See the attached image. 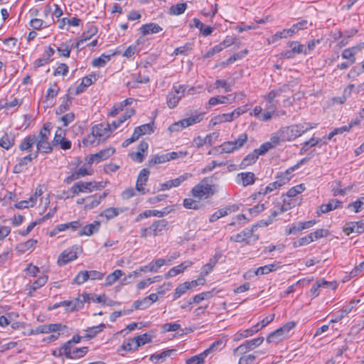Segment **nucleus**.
Returning <instances> with one entry per match:
<instances>
[{"instance_id":"f257e3e1","label":"nucleus","mask_w":364,"mask_h":364,"mask_svg":"<svg viewBox=\"0 0 364 364\" xmlns=\"http://www.w3.org/2000/svg\"><path fill=\"white\" fill-rule=\"evenodd\" d=\"M317 125L316 123L304 122L282 127L279 132V138L282 141H292L306 132L316 128Z\"/></svg>"},{"instance_id":"f03ea898","label":"nucleus","mask_w":364,"mask_h":364,"mask_svg":"<svg viewBox=\"0 0 364 364\" xmlns=\"http://www.w3.org/2000/svg\"><path fill=\"white\" fill-rule=\"evenodd\" d=\"M215 193L214 186L209 183V179L208 178H203L191 191L193 198L198 200L208 199L213 196Z\"/></svg>"},{"instance_id":"7ed1b4c3","label":"nucleus","mask_w":364,"mask_h":364,"mask_svg":"<svg viewBox=\"0 0 364 364\" xmlns=\"http://www.w3.org/2000/svg\"><path fill=\"white\" fill-rule=\"evenodd\" d=\"M51 128L52 123H46L37 136L36 146H38V150H42L43 153L48 154L53 151V147L48 141V136L50 134Z\"/></svg>"},{"instance_id":"20e7f679","label":"nucleus","mask_w":364,"mask_h":364,"mask_svg":"<svg viewBox=\"0 0 364 364\" xmlns=\"http://www.w3.org/2000/svg\"><path fill=\"white\" fill-rule=\"evenodd\" d=\"M247 134L246 133H243L234 141L223 143L220 146V148H221L222 152L230 154L242 147L247 142Z\"/></svg>"},{"instance_id":"39448f33","label":"nucleus","mask_w":364,"mask_h":364,"mask_svg":"<svg viewBox=\"0 0 364 364\" xmlns=\"http://www.w3.org/2000/svg\"><path fill=\"white\" fill-rule=\"evenodd\" d=\"M66 328V326L62 323L43 324L37 326L36 328L31 329L28 333V335L31 336L39 333H49L50 332L55 333L58 331H62Z\"/></svg>"},{"instance_id":"423d86ee","label":"nucleus","mask_w":364,"mask_h":364,"mask_svg":"<svg viewBox=\"0 0 364 364\" xmlns=\"http://www.w3.org/2000/svg\"><path fill=\"white\" fill-rule=\"evenodd\" d=\"M245 112V109H242L241 107H239L232 111V112L225 113L223 114L215 116L211 119L210 123L212 124L213 126H215L223 122H232Z\"/></svg>"},{"instance_id":"0eeeda50","label":"nucleus","mask_w":364,"mask_h":364,"mask_svg":"<svg viewBox=\"0 0 364 364\" xmlns=\"http://www.w3.org/2000/svg\"><path fill=\"white\" fill-rule=\"evenodd\" d=\"M112 130L109 124H99L92 127V133L97 137V144L105 141Z\"/></svg>"},{"instance_id":"6e6552de","label":"nucleus","mask_w":364,"mask_h":364,"mask_svg":"<svg viewBox=\"0 0 364 364\" xmlns=\"http://www.w3.org/2000/svg\"><path fill=\"white\" fill-rule=\"evenodd\" d=\"M264 341V337L259 336L250 341H247L235 349V354H245L260 346Z\"/></svg>"},{"instance_id":"1a4fd4ad","label":"nucleus","mask_w":364,"mask_h":364,"mask_svg":"<svg viewBox=\"0 0 364 364\" xmlns=\"http://www.w3.org/2000/svg\"><path fill=\"white\" fill-rule=\"evenodd\" d=\"M115 152V149L112 147H109L102 150H100L99 152L90 154L86 159L87 164H92L93 163H99L102 161L107 159Z\"/></svg>"},{"instance_id":"9d476101","label":"nucleus","mask_w":364,"mask_h":364,"mask_svg":"<svg viewBox=\"0 0 364 364\" xmlns=\"http://www.w3.org/2000/svg\"><path fill=\"white\" fill-rule=\"evenodd\" d=\"M80 250L77 247H73L72 248L64 250L59 256L58 259V263L59 265H64L67 263L75 260L77 257L78 250Z\"/></svg>"},{"instance_id":"9b49d317","label":"nucleus","mask_w":364,"mask_h":364,"mask_svg":"<svg viewBox=\"0 0 364 364\" xmlns=\"http://www.w3.org/2000/svg\"><path fill=\"white\" fill-rule=\"evenodd\" d=\"M257 228V225H253L251 228L244 229L240 233H237L230 238V241L235 242H250V239L254 236L253 233L255 230Z\"/></svg>"},{"instance_id":"f8f14e48","label":"nucleus","mask_w":364,"mask_h":364,"mask_svg":"<svg viewBox=\"0 0 364 364\" xmlns=\"http://www.w3.org/2000/svg\"><path fill=\"white\" fill-rule=\"evenodd\" d=\"M93 186L92 182L78 181L75 183L70 188L73 195L71 196H67V198H73L75 196L78 195L80 193H91L93 191Z\"/></svg>"},{"instance_id":"ddd939ff","label":"nucleus","mask_w":364,"mask_h":364,"mask_svg":"<svg viewBox=\"0 0 364 364\" xmlns=\"http://www.w3.org/2000/svg\"><path fill=\"white\" fill-rule=\"evenodd\" d=\"M168 229V222L165 219L156 220L150 225V230L154 236L162 235Z\"/></svg>"},{"instance_id":"4468645a","label":"nucleus","mask_w":364,"mask_h":364,"mask_svg":"<svg viewBox=\"0 0 364 364\" xmlns=\"http://www.w3.org/2000/svg\"><path fill=\"white\" fill-rule=\"evenodd\" d=\"M238 208V205L235 204L226 206L224 208H221L210 215L209 221L210 223H214L220 218L228 215L230 213L237 211Z\"/></svg>"},{"instance_id":"2eb2a0df","label":"nucleus","mask_w":364,"mask_h":364,"mask_svg":"<svg viewBox=\"0 0 364 364\" xmlns=\"http://www.w3.org/2000/svg\"><path fill=\"white\" fill-rule=\"evenodd\" d=\"M343 232L349 235L353 232L361 234L364 232V222L363 220L358 222H349L343 228Z\"/></svg>"},{"instance_id":"dca6fc26","label":"nucleus","mask_w":364,"mask_h":364,"mask_svg":"<svg viewBox=\"0 0 364 364\" xmlns=\"http://www.w3.org/2000/svg\"><path fill=\"white\" fill-rule=\"evenodd\" d=\"M290 91V86L287 84H284L282 86L271 90L267 95L264 97L266 100L269 103H274V99L277 97H280L282 93L289 92Z\"/></svg>"},{"instance_id":"f3484780","label":"nucleus","mask_w":364,"mask_h":364,"mask_svg":"<svg viewBox=\"0 0 364 364\" xmlns=\"http://www.w3.org/2000/svg\"><path fill=\"white\" fill-rule=\"evenodd\" d=\"M149 173L150 171L147 168H143L139 173L136 182V189L142 194L146 193L144 186L146 184L149 179Z\"/></svg>"},{"instance_id":"a211bd4d","label":"nucleus","mask_w":364,"mask_h":364,"mask_svg":"<svg viewBox=\"0 0 364 364\" xmlns=\"http://www.w3.org/2000/svg\"><path fill=\"white\" fill-rule=\"evenodd\" d=\"M48 277L46 275H43L36 279L32 284L26 285V291H28V295L31 296L33 293L43 287L48 282Z\"/></svg>"},{"instance_id":"6ab92c4d","label":"nucleus","mask_w":364,"mask_h":364,"mask_svg":"<svg viewBox=\"0 0 364 364\" xmlns=\"http://www.w3.org/2000/svg\"><path fill=\"white\" fill-rule=\"evenodd\" d=\"M193 264L191 261L187 260L179 265L172 267L169 271L165 274V278L168 279L170 277H175L182 272H183L188 267H191Z\"/></svg>"},{"instance_id":"aec40b11","label":"nucleus","mask_w":364,"mask_h":364,"mask_svg":"<svg viewBox=\"0 0 364 364\" xmlns=\"http://www.w3.org/2000/svg\"><path fill=\"white\" fill-rule=\"evenodd\" d=\"M226 345V341L224 338H219L214 341L207 349L202 352V355L206 357L210 354L220 351L225 348Z\"/></svg>"},{"instance_id":"412c9836","label":"nucleus","mask_w":364,"mask_h":364,"mask_svg":"<svg viewBox=\"0 0 364 364\" xmlns=\"http://www.w3.org/2000/svg\"><path fill=\"white\" fill-rule=\"evenodd\" d=\"M97 33V28L95 26L90 25L87 29L82 33V39L79 40L75 45L77 49L80 48V46L86 41L90 39L93 36Z\"/></svg>"},{"instance_id":"4be33fe9","label":"nucleus","mask_w":364,"mask_h":364,"mask_svg":"<svg viewBox=\"0 0 364 364\" xmlns=\"http://www.w3.org/2000/svg\"><path fill=\"white\" fill-rule=\"evenodd\" d=\"M108 195L107 191H105L101 195L90 196L86 198V199H92V200L85 205V210H91L98 206L101 201L104 200Z\"/></svg>"},{"instance_id":"5701e85b","label":"nucleus","mask_w":364,"mask_h":364,"mask_svg":"<svg viewBox=\"0 0 364 364\" xmlns=\"http://www.w3.org/2000/svg\"><path fill=\"white\" fill-rule=\"evenodd\" d=\"M164 264H166V259H156L155 262H150L147 265L140 267L139 271H143V272L149 271L151 272H157L159 269Z\"/></svg>"},{"instance_id":"b1692460","label":"nucleus","mask_w":364,"mask_h":364,"mask_svg":"<svg viewBox=\"0 0 364 364\" xmlns=\"http://www.w3.org/2000/svg\"><path fill=\"white\" fill-rule=\"evenodd\" d=\"M360 49L361 48L360 46H353L344 49L341 53V57L343 59H346L350 63L354 64L355 62V55Z\"/></svg>"},{"instance_id":"393cba45","label":"nucleus","mask_w":364,"mask_h":364,"mask_svg":"<svg viewBox=\"0 0 364 364\" xmlns=\"http://www.w3.org/2000/svg\"><path fill=\"white\" fill-rule=\"evenodd\" d=\"M100 227V223L97 220L94 221L92 223L87 225L78 232L79 236L87 235L90 236L93 233L97 232Z\"/></svg>"},{"instance_id":"a878e982","label":"nucleus","mask_w":364,"mask_h":364,"mask_svg":"<svg viewBox=\"0 0 364 364\" xmlns=\"http://www.w3.org/2000/svg\"><path fill=\"white\" fill-rule=\"evenodd\" d=\"M341 202L338 200L332 199L326 204H322L318 210L317 211L318 215H321L323 213H327L333 210L336 209L340 207Z\"/></svg>"},{"instance_id":"bb28decb","label":"nucleus","mask_w":364,"mask_h":364,"mask_svg":"<svg viewBox=\"0 0 364 364\" xmlns=\"http://www.w3.org/2000/svg\"><path fill=\"white\" fill-rule=\"evenodd\" d=\"M231 95L223 96V95H218L215 97H212L209 99L208 106H206V109L210 108L212 106H215L219 104H225V103H231L232 100H234V98L231 100L230 97Z\"/></svg>"},{"instance_id":"cd10ccee","label":"nucleus","mask_w":364,"mask_h":364,"mask_svg":"<svg viewBox=\"0 0 364 364\" xmlns=\"http://www.w3.org/2000/svg\"><path fill=\"white\" fill-rule=\"evenodd\" d=\"M92 77H94L95 80H96V75L95 74H92L88 76L84 77L82 79L81 83L77 86L74 94L75 95H79L83 92L87 87L91 85L92 84Z\"/></svg>"},{"instance_id":"c85d7f7f","label":"nucleus","mask_w":364,"mask_h":364,"mask_svg":"<svg viewBox=\"0 0 364 364\" xmlns=\"http://www.w3.org/2000/svg\"><path fill=\"white\" fill-rule=\"evenodd\" d=\"M162 30V28L159 25L154 23L144 24L140 28L141 33L143 36L156 33L161 31Z\"/></svg>"},{"instance_id":"c756f323","label":"nucleus","mask_w":364,"mask_h":364,"mask_svg":"<svg viewBox=\"0 0 364 364\" xmlns=\"http://www.w3.org/2000/svg\"><path fill=\"white\" fill-rule=\"evenodd\" d=\"M37 141V136L35 134H30L25 137L19 145L21 151H29L33 147V144Z\"/></svg>"},{"instance_id":"7c9ffc66","label":"nucleus","mask_w":364,"mask_h":364,"mask_svg":"<svg viewBox=\"0 0 364 364\" xmlns=\"http://www.w3.org/2000/svg\"><path fill=\"white\" fill-rule=\"evenodd\" d=\"M73 306L70 308V311H75L78 309H80L83 306L85 302H90V296L88 294H82L80 295L77 298L74 300H72Z\"/></svg>"},{"instance_id":"2f4dec72","label":"nucleus","mask_w":364,"mask_h":364,"mask_svg":"<svg viewBox=\"0 0 364 364\" xmlns=\"http://www.w3.org/2000/svg\"><path fill=\"white\" fill-rule=\"evenodd\" d=\"M279 267H281L279 262H276V263H273L271 264L264 265L263 267H258L255 271V274L257 276L267 274L271 272L277 270Z\"/></svg>"},{"instance_id":"473e14b6","label":"nucleus","mask_w":364,"mask_h":364,"mask_svg":"<svg viewBox=\"0 0 364 364\" xmlns=\"http://www.w3.org/2000/svg\"><path fill=\"white\" fill-rule=\"evenodd\" d=\"M237 178L242 181L243 186L252 185L255 181V175L252 172H243L237 174Z\"/></svg>"},{"instance_id":"72a5a7b5","label":"nucleus","mask_w":364,"mask_h":364,"mask_svg":"<svg viewBox=\"0 0 364 364\" xmlns=\"http://www.w3.org/2000/svg\"><path fill=\"white\" fill-rule=\"evenodd\" d=\"M135 114V110L134 109H130L126 111V112L123 114V116L120 117L117 120L114 121L111 124L112 130H115L117 127H119L123 122L130 118Z\"/></svg>"},{"instance_id":"f704fd0d","label":"nucleus","mask_w":364,"mask_h":364,"mask_svg":"<svg viewBox=\"0 0 364 364\" xmlns=\"http://www.w3.org/2000/svg\"><path fill=\"white\" fill-rule=\"evenodd\" d=\"M259 156L257 155V152L254 150L252 153L247 155L242 159L241 164H240V168L241 169L245 168L247 166L255 164Z\"/></svg>"},{"instance_id":"c9c22d12","label":"nucleus","mask_w":364,"mask_h":364,"mask_svg":"<svg viewBox=\"0 0 364 364\" xmlns=\"http://www.w3.org/2000/svg\"><path fill=\"white\" fill-rule=\"evenodd\" d=\"M203 114L200 113L196 115H193V116L189 117L188 118L183 119L181 120H180V123L182 124L183 125V127L186 128V127H188L193 124H195L196 123H199L200 122H201L203 120Z\"/></svg>"},{"instance_id":"e433bc0d","label":"nucleus","mask_w":364,"mask_h":364,"mask_svg":"<svg viewBox=\"0 0 364 364\" xmlns=\"http://www.w3.org/2000/svg\"><path fill=\"white\" fill-rule=\"evenodd\" d=\"M126 209L118 208H108L105 209L100 215L105 217L107 220L112 219L117 217L120 213H123Z\"/></svg>"},{"instance_id":"4c0bfd02","label":"nucleus","mask_w":364,"mask_h":364,"mask_svg":"<svg viewBox=\"0 0 364 364\" xmlns=\"http://www.w3.org/2000/svg\"><path fill=\"white\" fill-rule=\"evenodd\" d=\"M132 341L134 342V348L149 343L151 341V336L148 333H144L136 336L132 338Z\"/></svg>"},{"instance_id":"58836bf2","label":"nucleus","mask_w":364,"mask_h":364,"mask_svg":"<svg viewBox=\"0 0 364 364\" xmlns=\"http://www.w3.org/2000/svg\"><path fill=\"white\" fill-rule=\"evenodd\" d=\"M72 104V97H70L69 94H67L63 102L59 105V107L56 109L55 113L56 114H61L63 112L68 111Z\"/></svg>"},{"instance_id":"ea45409f","label":"nucleus","mask_w":364,"mask_h":364,"mask_svg":"<svg viewBox=\"0 0 364 364\" xmlns=\"http://www.w3.org/2000/svg\"><path fill=\"white\" fill-rule=\"evenodd\" d=\"M31 161V157L28 154L24 157L21 158L18 163L14 166L13 172L15 173H22L24 171L25 166Z\"/></svg>"},{"instance_id":"a19ab883","label":"nucleus","mask_w":364,"mask_h":364,"mask_svg":"<svg viewBox=\"0 0 364 364\" xmlns=\"http://www.w3.org/2000/svg\"><path fill=\"white\" fill-rule=\"evenodd\" d=\"M321 141H322V139L319 138L311 137L309 140L305 141L302 144L299 151V154H304L309 150L310 147H313L318 144Z\"/></svg>"},{"instance_id":"79ce46f5","label":"nucleus","mask_w":364,"mask_h":364,"mask_svg":"<svg viewBox=\"0 0 364 364\" xmlns=\"http://www.w3.org/2000/svg\"><path fill=\"white\" fill-rule=\"evenodd\" d=\"M114 55H115V53H113L111 55L102 54L99 58L94 59L92 62V65L94 67H98V68L104 67L107 64V63L110 60L111 56H113Z\"/></svg>"},{"instance_id":"37998d69","label":"nucleus","mask_w":364,"mask_h":364,"mask_svg":"<svg viewBox=\"0 0 364 364\" xmlns=\"http://www.w3.org/2000/svg\"><path fill=\"white\" fill-rule=\"evenodd\" d=\"M176 352L175 349L166 350L160 353L152 354L150 356V360L152 362H158L159 360H164L166 358L171 355L173 353Z\"/></svg>"},{"instance_id":"c03bdc74","label":"nucleus","mask_w":364,"mask_h":364,"mask_svg":"<svg viewBox=\"0 0 364 364\" xmlns=\"http://www.w3.org/2000/svg\"><path fill=\"white\" fill-rule=\"evenodd\" d=\"M123 275V272L120 269H116L112 273L107 276L105 279V286H110L118 280Z\"/></svg>"},{"instance_id":"a18cd8bd","label":"nucleus","mask_w":364,"mask_h":364,"mask_svg":"<svg viewBox=\"0 0 364 364\" xmlns=\"http://www.w3.org/2000/svg\"><path fill=\"white\" fill-rule=\"evenodd\" d=\"M82 226L79 220L72 221L70 223L60 224L57 225L56 229L59 231H65L67 229L70 228L73 230H76Z\"/></svg>"},{"instance_id":"49530a36","label":"nucleus","mask_w":364,"mask_h":364,"mask_svg":"<svg viewBox=\"0 0 364 364\" xmlns=\"http://www.w3.org/2000/svg\"><path fill=\"white\" fill-rule=\"evenodd\" d=\"M247 50L245 49L240 53H235L234 55H231L229 58H228L225 61L223 62L222 65L223 67L228 66L230 64L233 63L235 61L242 59L247 54Z\"/></svg>"},{"instance_id":"de8ad7c7","label":"nucleus","mask_w":364,"mask_h":364,"mask_svg":"<svg viewBox=\"0 0 364 364\" xmlns=\"http://www.w3.org/2000/svg\"><path fill=\"white\" fill-rule=\"evenodd\" d=\"M14 144V138L8 134H4L0 139V146L8 150Z\"/></svg>"},{"instance_id":"09e8293b","label":"nucleus","mask_w":364,"mask_h":364,"mask_svg":"<svg viewBox=\"0 0 364 364\" xmlns=\"http://www.w3.org/2000/svg\"><path fill=\"white\" fill-rule=\"evenodd\" d=\"M105 327V324L101 323L99 326L88 328L86 330V334H85V337L88 338H92L98 333L101 332Z\"/></svg>"},{"instance_id":"8fccbe9b","label":"nucleus","mask_w":364,"mask_h":364,"mask_svg":"<svg viewBox=\"0 0 364 364\" xmlns=\"http://www.w3.org/2000/svg\"><path fill=\"white\" fill-rule=\"evenodd\" d=\"M199 201L196 198H185L183 205L187 209L198 210L200 207Z\"/></svg>"},{"instance_id":"3c124183","label":"nucleus","mask_w":364,"mask_h":364,"mask_svg":"<svg viewBox=\"0 0 364 364\" xmlns=\"http://www.w3.org/2000/svg\"><path fill=\"white\" fill-rule=\"evenodd\" d=\"M36 202V196H31L28 200H21L15 204V208L23 209L28 207H33Z\"/></svg>"},{"instance_id":"603ef678","label":"nucleus","mask_w":364,"mask_h":364,"mask_svg":"<svg viewBox=\"0 0 364 364\" xmlns=\"http://www.w3.org/2000/svg\"><path fill=\"white\" fill-rule=\"evenodd\" d=\"M192 177V174L189 173H186L183 175H181L176 178L169 180L170 183L171 184L172 188L178 187L181 186V184L184 182L185 181L188 180V178Z\"/></svg>"},{"instance_id":"864d4df0","label":"nucleus","mask_w":364,"mask_h":364,"mask_svg":"<svg viewBox=\"0 0 364 364\" xmlns=\"http://www.w3.org/2000/svg\"><path fill=\"white\" fill-rule=\"evenodd\" d=\"M166 100L168 107L171 109L174 108L178 105L180 100L172 90L171 92H170L167 95Z\"/></svg>"},{"instance_id":"5fc2aeb1","label":"nucleus","mask_w":364,"mask_h":364,"mask_svg":"<svg viewBox=\"0 0 364 364\" xmlns=\"http://www.w3.org/2000/svg\"><path fill=\"white\" fill-rule=\"evenodd\" d=\"M37 243V240L34 239H30L25 242L20 243L17 248L20 252H25L27 250L33 248L36 244Z\"/></svg>"},{"instance_id":"6e6d98bb","label":"nucleus","mask_w":364,"mask_h":364,"mask_svg":"<svg viewBox=\"0 0 364 364\" xmlns=\"http://www.w3.org/2000/svg\"><path fill=\"white\" fill-rule=\"evenodd\" d=\"M187 4L186 3L177 4L171 6L170 14L173 15L182 14L186 9Z\"/></svg>"},{"instance_id":"4d7b16f0","label":"nucleus","mask_w":364,"mask_h":364,"mask_svg":"<svg viewBox=\"0 0 364 364\" xmlns=\"http://www.w3.org/2000/svg\"><path fill=\"white\" fill-rule=\"evenodd\" d=\"M168 161V157L166 154L162 155H154L153 157L149 161V166H154L156 164H163Z\"/></svg>"},{"instance_id":"13d9d810","label":"nucleus","mask_w":364,"mask_h":364,"mask_svg":"<svg viewBox=\"0 0 364 364\" xmlns=\"http://www.w3.org/2000/svg\"><path fill=\"white\" fill-rule=\"evenodd\" d=\"M88 351L87 347L75 348L73 350L72 354L69 355V358L76 359L84 356Z\"/></svg>"},{"instance_id":"bf43d9fd","label":"nucleus","mask_w":364,"mask_h":364,"mask_svg":"<svg viewBox=\"0 0 364 364\" xmlns=\"http://www.w3.org/2000/svg\"><path fill=\"white\" fill-rule=\"evenodd\" d=\"M136 129L137 130L140 129L139 133L141 136L146 134H150L154 132V122L136 127Z\"/></svg>"},{"instance_id":"052dcab7","label":"nucleus","mask_w":364,"mask_h":364,"mask_svg":"<svg viewBox=\"0 0 364 364\" xmlns=\"http://www.w3.org/2000/svg\"><path fill=\"white\" fill-rule=\"evenodd\" d=\"M188 289H189V287L188 285H186V282L179 284L175 289V292L173 296V300H176V299H178L179 297H181Z\"/></svg>"},{"instance_id":"680f3d73","label":"nucleus","mask_w":364,"mask_h":364,"mask_svg":"<svg viewBox=\"0 0 364 364\" xmlns=\"http://www.w3.org/2000/svg\"><path fill=\"white\" fill-rule=\"evenodd\" d=\"M213 292L212 291H205L202 292L200 294H196L193 297V302L194 304H199L202 301L205 299H209L213 296Z\"/></svg>"},{"instance_id":"e2e57ef3","label":"nucleus","mask_w":364,"mask_h":364,"mask_svg":"<svg viewBox=\"0 0 364 364\" xmlns=\"http://www.w3.org/2000/svg\"><path fill=\"white\" fill-rule=\"evenodd\" d=\"M295 33L294 32V29H292V28L291 27L289 29H284L282 31H277L273 36V38L275 40L281 39L283 38H287V37L292 36Z\"/></svg>"},{"instance_id":"0e129e2a","label":"nucleus","mask_w":364,"mask_h":364,"mask_svg":"<svg viewBox=\"0 0 364 364\" xmlns=\"http://www.w3.org/2000/svg\"><path fill=\"white\" fill-rule=\"evenodd\" d=\"M305 190V187L303 184H299L291 188L287 195L289 198H294L297 196L299 193H302Z\"/></svg>"},{"instance_id":"69168bd1","label":"nucleus","mask_w":364,"mask_h":364,"mask_svg":"<svg viewBox=\"0 0 364 364\" xmlns=\"http://www.w3.org/2000/svg\"><path fill=\"white\" fill-rule=\"evenodd\" d=\"M311 235L313 241L328 236L330 232L326 229H318L316 231L309 233Z\"/></svg>"},{"instance_id":"338daca9","label":"nucleus","mask_w":364,"mask_h":364,"mask_svg":"<svg viewBox=\"0 0 364 364\" xmlns=\"http://www.w3.org/2000/svg\"><path fill=\"white\" fill-rule=\"evenodd\" d=\"M353 207L355 213H359L364 208V197H361L356 201L348 204V208Z\"/></svg>"},{"instance_id":"774afa93","label":"nucleus","mask_w":364,"mask_h":364,"mask_svg":"<svg viewBox=\"0 0 364 364\" xmlns=\"http://www.w3.org/2000/svg\"><path fill=\"white\" fill-rule=\"evenodd\" d=\"M205 355H202V353L194 355L188 359L186 360L187 364H203L204 363V358H205Z\"/></svg>"}]
</instances>
